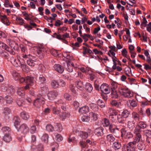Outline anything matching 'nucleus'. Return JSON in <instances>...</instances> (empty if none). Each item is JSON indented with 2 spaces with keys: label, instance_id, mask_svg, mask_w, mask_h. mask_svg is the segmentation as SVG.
I'll return each mask as SVG.
<instances>
[{
  "label": "nucleus",
  "instance_id": "obj_1",
  "mask_svg": "<svg viewBox=\"0 0 151 151\" xmlns=\"http://www.w3.org/2000/svg\"><path fill=\"white\" fill-rule=\"evenodd\" d=\"M133 133L135 135L132 141L129 142L127 145V151H135L136 146L137 143L140 141L142 138L141 131L137 127L135 128Z\"/></svg>",
  "mask_w": 151,
  "mask_h": 151
},
{
  "label": "nucleus",
  "instance_id": "obj_2",
  "mask_svg": "<svg viewBox=\"0 0 151 151\" xmlns=\"http://www.w3.org/2000/svg\"><path fill=\"white\" fill-rule=\"evenodd\" d=\"M120 93L125 98H129L133 96V93L128 88L120 87L119 88Z\"/></svg>",
  "mask_w": 151,
  "mask_h": 151
},
{
  "label": "nucleus",
  "instance_id": "obj_3",
  "mask_svg": "<svg viewBox=\"0 0 151 151\" xmlns=\"http://www.w3.org/2000/svg\"><path fill=\"white\" fill-rule=\"evenodd\" d=\"M122 137H124L126 139H129L133 137L134 135L130 132H127V130L124 128H123L121 129Z\"/></svg>",
  "mask_w": 151,
  "mask_h": 151
},
{
  "label": "nucleus",
  "instance_id": "obj_4",
  "mask_svg": "<svg viewBox=\"0 0 151 151\" xmlns=\"http://www.w3.org/2000/svg\"><path fill=\"white\" fill-rule=\"evenodd\" d=\"M100 89L102 92L106 94H109L110 92V88L106 83L102 84L100 87Z\"/></svg>",
  "mask_w": 151,
  "mask_h": 151
},
{
  "label": "nucleus",
  "instance_id": "obj_5",
  "mask_svg": "<svg viewBox=\"0 0 151 151\" xmlns=\"http://www.w3.org/2000/svg\"><path fill=\"white\" fill-rule=\"evenodd\" d=\"M45 100L42 97L38 98L34 101L33 105L37 108H39L42 104L45 103Z\"/></svg>",
  "mask_w": 151,
  "mask_h": 151
},
{
  "label": "nucleus",
  "instance_id": "obj_6",
  "mask_svg": "<svg viewBox=\"0 0 151 151\" xmlns=\"http://www.w3.org/2000/svg\"><path fill=\"white\" fill-rule=\"evenodd\" d=\"M18 130L24 134H27L29 132V128L26 124H23L20 126Z\"/></svg>",
  "mask_w": 151,
  "mask_h": 151
},
{
  "label": "nucleus",
  "instance_id": "obj_7",
  "mask_svg": "<svg viewBox=\"0 0 151 151\" xmlns=\"http://www.w3.org/2000/svg\"><path fill=\"white\" fill-rule=\"evenodd\" d=\"M20 58L19 59L18 58L17 59H16L15 58L12 57L10 59L11 62L14 66L17 67H20L22 63L20 61Z\"/></svg>",
  "mask_w": 151,
  "mask_h": 151
},
{
  "label": "nucleus",
  "instance_id": "obj_8",
  "mask_svg": "<svg viewBox=\"0 0 151 151\" xmlns=\"http://www.w3.org/2000/svg\"><path fill=\"white\" fill-rule=\"evenodd\" d=\"M66 66L65 68L69 72H72L73 70V68L74 67L73 63L71 61L68 60L66 62Z\"/></svg>",
  "mask_w": 151,
  "mask_h": 151
},
{
  "label": "nucleus",
  "instance_id": "obj_9",
  "mask_svg": "<svg viewBox=\"0 0 151 151\" xmlns=\"http://www.w3.org/2000/svg\"><path fill=\"white\" fill-rule=\"evenodd\" d=\"M105 139L107 142L111 144L115 140L116 138L113 134H109L106 136Z\"/></svg>",
  "mask_w": 151,
  "mask_h": 151
},
{
  "label": "nucleus",
  "instance_id": "obj_10",
  "mask_svg": "<svg viewBox=\"0 0 151 151\" xmlns=\"http://www.w3.org/2000/svg\"><path fill=\"white\" fill-rule=\"evenodd\" d=\"M103 131V128L100 127L94 130V133L98 137L101 136L104 134Z\"/></svg>",
  "mask_w": 151,
  "mask_h": 151
},
{
  "label": "nucleus",
  "instance_id": "obj_11",
  "mask_svg": "<svg viewBox=\"0 0 151 151\" xmlns=\"http://www.w3.org/2000/svg\"><path fill=\"white\" fill-rule=\"evenodd\" d=\"M58 94L56 91H51L48 93L47 96L49 100H52L57 96Z\"/></svg>",
  "mask_w": 151,
  "mask_h": 151
},
{
  "label": "nucleus",
  "instance_id": "obj_12",
  "mask_svg": "<svg viewBox=\"0 0 151 151\" xmlns=\"http://www.w3.org/2000/svg\"><path fill=\"white\" fill-rule=\"evenodd\" d=\"M53 68L55 71L60 73H62L64 70L63 67L59 64H55Z\"/></svg>",
  "mask_w": 151,
  "mask_h": 151
},
{
  "label": "nucleus",
  "instance_id": "obj_13",
  "mask_svg": "<svg viewBox=\"0 0 151 151\" xmlns=\"http://www.w3.org/2000/svg\"><path fill=\"white\" fill-rule=\"evenodd\" d=\"M25 83L30 86L33 85L34 83V78L30 76L25 77Z\"/></svg>",
  "mask_w": 151,
  "mask_h": 151
},
{
  "label": "nucleus",
  "instance_id": "obj_14",
  "mask_svg": "<svg viewBox=\"0 0 151 151\" xmlns=\"http://www.w3.org/2000/svg\"><path fill=\"white\" fill-rule=\"evenodd\" d=\"M37 60V59L35 57H32V58H29V59L27 61V63L29 65L31 66H34L35 64V62Z\"/></svg>",
  "mask_w": 151,
  "mask_h": 151
},
{
  "label": "nucleus",
  "instance_id": "obj_15",
  "mask_svg": "<svg viewBox=\"0 0 151 151\" xmlns=\"http://www.w3.org/2000/svg\"><path fill=\"white\" fill-rule=\"evenodd\" d=\"M110 132L112 133L116 134L119 131V129L116 127L114 124L110 125L109 128Z\"/></svg>",
  "mask_w": 151,
  "mask_h": 151
},
{
  "label": "nucleus",
  "instance_id": "obj_16",
  "mask_svg": "<svg viewBox=\"0 0 151 151\" xmlns=\"http://www.w3.org/2000/svg\"><path fill=\"white\" fill-rule=\"evenodd\" d=\"M36 148L37 151H43V145L42 144H40L36 147L33 145L31 146V148L33 150H34Z\"/></svg>",
  "mask_w": 151,
  "mask_h": 151
},
{
  "label": "nucleus",
  "instance_id": "obj_17",
  "mask_svg": "<svg viewBox=\"0 0 151 151\" xmlns=\"http://www.w3.org/2000/svg\"><path fill=\"white\" fill-rule=\"evenodd\" d=\"M132 117L135 121L138 122L140 120V116L137 112L133 111L132 114Z\"/></svg>",
  "mask_w": 151,
  "mask_h": 151
},
{
  "label": "nucleus",
  "instance_id": "obj_18",
  "mask_svg": "<svg viewBox=\"0 0 151 151\" xmlns=\"http://www.w3.org/2000/svg\"><path fill=\"white\" fill-rule=\"evenodd\" d=\"M89 108L87 106H83L79 109V112L81 114L86 113L89 111Z\"/></svg>",
  "mask_w": 151,
  "mask_h": 151
},
{
  "label": "nucleus",
  "instance_id": "obj_19",
  "mask_svg": "<svg viewBox=\"0 0 151 151\" xmlns=\"http://www.w3.org/2000/svg\"><path fill=\"white\" fill-rule=\"evenodd\" d=\"M70 116V114L69 113H66L65 112H62L60 114L59 119L61 120H63Z\"/></svg>",
  "mask_w": 151,
  "mask_h": 151
},
{
  "label": "nucleus",
  "instance_id": "obj_20",
  "mask_svg": "<svg viewBox=\"0 0 151 151\" xmlns=\"http://www.w3.org/2000/svg\"><path fill=\"white\" fill-rule=\"evenodd\" d=\"M55 131L60 132L63 130L62 124L59 123H57L55 126Z\"/></svg>",
  "mask_w": 151,
  "mask_h": 151
},
{
  "label": "nucleus",
  "instance_id": "obj_21",
  "mask_svg": "<svg viewBox=\"0 0 151 151\" xmlns=\"http://www.w3.org/2000/svg\"><path fill=\"white\" fill-rule=\"evenodd\" d=\"M135 122L134 120L129 121L127 124V127L131 130H133L135 127Z\"/></svg>",
  "mask_w": 151,
  "mask_h": 151
},
{
  "label": "nucleus",
  "instance_id": "obj_22",
  "mask_svg": "<svg viewBox=\"0 0 151 151\" xmlns=\"http://www.w3.org/2000/svg\"><path fill=\"white\" fill-rule=\"evenodd\" d=\"M20 116L23 119L25 120H28L29 117L28 113L25 111H23L21 112Z\"/></svg>",
  "mask_w": 151,
  "mask_h": 151
},
{
  "label": "nucleus",
  "instance_id": "obj_23",
  "mask_svg": "<svg viewBox=\"0 0 151 151\" xmlns=\"http://www.w3.org/2000/svg\"><path fill=\"white\" fill-rule=\"evenodd\" d=\"M76 84L77 88L79 90L82 91L84 89V87L83 83L81 81H76Z\"/></svg>",
  "mask_w": 151,
  "mask_h": 151
},
{
  "label": "nucleus",
  "instance_id": "obj_24",
  "mask_svg": "<svg viewBox=\"0 0 151 151\" xmlns=\"http://www.w3.org/2000/svg\"><path fill=\"white\" fill-rule=\"evenodd\" d=\"M137 143V148L139 150H142L145 149V146L143 142L142 141H139Z\"/></svg>",
  "mask_w": 151,
  "mask_h": 151
},
{
  "label": "nucleus",
  "instance_id": "obj_25",
  "mask_svg": "<svg viewBox=\"0 0 151 151\" xmlns=\"http://www.w3.org/2000/svg\"><path fill=\"white\" fill-rule=\"evenodd\" d=\"M108 112L109 114V116L117 115V111L115 109L112 108H109Z\"/></svg>",
  "mask_w": 151,
  "mask_h": 151
},
{
  "label": "nucleus",
  "instance_id": "obj_26",
  "mask_svg": "<svg viewBox=\"0 0 151 151\" xmlns=\"http://www.w3.org/2000/svg\"><path fill=\"white\" fill-rule=\"evenodd\" d=\"M98 114L94 113L91 112L89 113L90 118L93 121H96L98 119Z\"/></svg>",
  "mask_w": 151,
  "mask_h": 151
},
{
  "label": "nucleus",
  "instance_id": "obj_27",
  "mask_svg": "<svg viewBox=\"0 0 151 151\" xmlns=\"http://www.w3.org/2000/svg\"><path fill=\"white\" fill-rule=\"evenodd\" d=\"M80 144L82 147L81 151H88V149L87 147L86 143L85 142L81 141Z\"/></svg>",
  "mask_w": 151,
  "mask_h": 151
},
{
  "label": "nucleus",
  "instance_id": "obj_28",
  "mask_svg": "<svg viewBox=\"0 0 151 151\" xmlns=\"http://www.w3.org/2000/svg\"><path fill=\"white\" fill-rule=\"evenodd\" d=\"M112 147L115 150H118L121 148V144L120 142L116 141L113 144Z\"/></svg>",
  "mask_w": 151,
  "mask_h": 151
},
{
  "label": "nucleus",
  "instance_id": "obj_29",
  "mask_svg": "<svg viewBox=\"0 0 151 151\" xmlns=\"http://www.w3.org/2000/svg\"><path fill=\"white\" fill-rule=\"evenodd\" d=\"M79 136L83 139H85L88 136V133L86 132L81 131L78 133Z\"/></svg>",
  "mask_w": 151,
  "mask_h": 151
},
{
  "label": "nucleus",
  "instance_id": "obj_30",
  "mask_svg": "<svg viewBox=\"0 0 151 151\" xmlns=\"http://www.w3.org/2000/svg\"><path fill=\"white\" fill-rule=\"evenodd\" d=\"M90 107L94 111H98L99 110V108L98 105L94 103L90 104Z\"/></svg>",
  "mask_w": 151,
  "mask_h": 151
},
{
  "label": "nucleus",
  "instance_id": "obj_31",
  "mask_svg": "<svg viewBox=\"0 0 151 151\" xmlns=\"http://www.w3.org/2000/svg\"><path fill=\"white\" fill-rule=\"evenodd\" d=\"M3 139L6 142H9L12 140V138L9 134L6 133L3 137Z\"/></svg>",
  "mask_w": 151,
  "mask_h": 151
},
{
  "label": "nucleus",
  "instance_id": "obj_32",
  "mask_svg": "<svg viewBox=\"0 0 151 151\" xmlns=\"http://www.w3.org/2000/svg\"><path fill=\"white\" fill-rule=\"evenodd\" d=\"M18 95L20 96H23L25 95V91L24 88L23 87H20L18 88L17 90Z\"/></svg>",
  "mask_w": 151,
  "mask_h": 151
},
{
  "label": "nucleus",
  "instance_id": "obj_33",
  "mask_svg": "<svg viewBox=\"0 0 151 151\" xmlns=\"http://www.w3.org/2000/svg\"><path fill=\"white\" fill-rule=\"evenodd\" d=\"M125 73L128 76H132L131 69L130 67H126L124 69Z\"/></svg>",
  "mask_w": 151,
  "mask_h": 151
},
{
  "label": "nucleus",
  "instance_id": "obj_34",
  "mask_svg": "<svg viewBox=\"0 0 151 151\" xmlns=\"http://www.w3.org/2000/svg\"><path fill=\"white\" fill-rule=\"evenodd\" d=\"M85 88L89 93H91L93 90V87L89 83H86Z\"/></svg>",
  "mask_w": 151,
  "mask_h": 151
},
{
  "label": "nucleus",
  "instance_id": "obj_35",
  "mask_svg": "<svg viewBox=\"0 0 151 151\" xmlns=\"http://www.w3.org/2000/svg\"><path fill=\"white\" fill-rule=\"evenodd\" d=\"M137 126L140 129H145L147 127V124L145 122L140 121L138 123Z\"/></svg>",
  "mask_w": 151,
  "mask_h": 151
},
{
  "label": "nucleus",
  "instance_id": "obj_36",
  "mask_svg": "<svg viewBox=\"0 0 151 151\" xmlns=\"http://www.w3.org/2000/svg\"><path fill=\"white\" fill-rule=\"evenodd\" d=\"M83 53L84 55H86L87 53L90 54H93V52L90 49H88L85 47H83Z\"/></svg>",
  "mask_w": 151,
  "mask_h": 151
},
{
  "label": "nucleus",
  "instance_id": "obj_37",
  "mask_svg": "<svg viewBox=\"0 0 151 151\" xmlns=\"http://www.w3.org/2000/svg\"><path fill=\"white\" fill-rule=\"evenodd\" d=\"M63 56L65 58L67 59L66 62L69 60L71 61L72 60L73 58L72 57L70 56L69 53L67 52H64L63 54Z\"/></svg>",
  "mask_w": 151,
  "mask_h": 151
},
{
  "label": "nucleus",
  "instance_id": "obj_38",
  "mask_svg": "<svg viewBox=\"0 0 151 151\" xmlns=\"http://www.w3.org/2000/svg\"><path fill=\"white\" fill-rule=\"evenodd\" d=\"M51 84L52 87L54 88H58L59 86V83L55 80H52L51 82Z\"/></svg>",
  "mask_w": 151,
  "mask_h": 151
},
{
  "label": "nucleus",
  "instance_id": "obj_39",
  "mask_svg": "<svg viewBox=\"0 0 151 151\" xmlns=\"http://www.w3.org/2000/svg\"><path fill=\"white\" fill-rule=\"evenodd\" d=\"M49 136L47 134H44L41 137L42 141L45 143H47L48 141Z\"/></svg>",
  "mask_w": 151,
  "mask_h": 151
},
{
  "label": "nucleus",
  "instance_id": "obj_40",
  "mask_svg": "<svg viewBox=\"0 0 151 151\" xmlns=\"http://www.w3.org/2000/svg\"><path fill=\"white\" fill-rule=\"evenodd\" d=\"M38 82L40 84H45L46 83V79L45 77L41 76L39 78Z\"/></svg>",
  "mask_w": 151,
  "mask_h": 151
},
{
  "label": "nucleus",
  "instance_id": "obj_41",
  "mask_svg": "<svg viewBox=\"0 0 151 151\" xmlns=\"http://www.w3.org/2000/svg\"><path fill=\"white\" fill-rule=\"evenodd\" d=\"M128 103H129L130 106L132 107L136 106L137 104V101L134 99L129 100L128 101Z\"/></svg>",
  "mask_w": 151,
  "mask_h": 151
},
{
  "label": "nucleus",
  "instance_id": "obj_42",
  "mask_svg": "<svg viewBox=\"0 0 151 151\" xmlns=\"http://www.w3.org/2000/svg\"><path fill=\"white\" fill-rule=\"evenodd\" d=\"M46 129L47 131L49 132H52L55 130L54 127L50 124L47 125Z\"/></svg>",
  "mask_w": 151,
  "mask_h": 151
},
{
  "label": "nucleus",
  "instance_id": "obj_43",
  "mask_svg": "<svg viewBox=\"0 0 151 151\" xmlns=\"http://www.w3.org/2000/svg\"><path fill=\"white\" fill-rule=\"evenodd\" d=\"M102 123L103 126L104 127H107L110 124L109 120L106 118H104L102 120Z\"/></svg>",
  "mask_w": 151,
  "mask_h": 151
},
{
  "label": "nucleus",
  "instance_id": "obj_44",
  "mask_svg": "<svg viewBox=\"0 0 151 151\" xmlns=\"http://www.w3.org/2000/svg\"><path fill=\"white\" fill-rule=\"evenodd\" d=\"M110 104L112 106H116L117 107H119L121 105V104L119 102H118L116 100H113L110 102Z\"/></svg>",
  "mask_w": 151,
  "mask_h": 151
},
{
  "label": "nucleus",
  "instance_id": "obj_45",
  "mask_svg": "<svg viewBox=\"0 0 151 151\" xmlns=\"http://www.w3.org/2000/svg\"><path fill=\"white\" fill-rule=\"evenodd\" d=\"M130 112L127 110H125L122 112L121 116L125 118H127L128 117Z\"/></svg>",
  "mask_w": 151,
  "mask_h": 151
},
{
  "label": "nucleus",
  "instance_id": "obj_46",
  "mask_svg": "<svg viewBox=\"0 0 151 151\" xmlns=\"http://www.w3.org/2000/svg\"><path fill=\"white\" fill-rule=\"evenodd\" d=\"M12 76L14 78L15 80H18L20 77L19 74L16 71H13L12 72Z\"/></svg>",
  "mask_w": 151,
  "mask_h": 151
},
{
  "label": "nucleus",
  "instance_id": "obj_47",
  "mask_svg": "<svg viewBox=\"0 0 151 151\" xmlns=\"http://www.w3.org/2000/svg\"><path fill=\"white\" fill-rule=\"evenodd\" d=\"M118 96V95L115 90H112L111 94V97L112 98L115 99L117 98Z\"/></svg>",
  "mask_w": 151,
  "mask_h": 151
},
{
  "label": "nucleus",
  "instance_id": "obj_48",
  "mask_svg": "<svg viewBox=\"0 0 151 151\" xmlns=\"http://www.w3.org/2000/svg\"><path fill=\"white\" fill-rule=\"evenodd\" d=\"M53 113L55 115H57L60 113V110L58 109L56 107H53L52 108Z\"/></svg>",
  "mask_w": 151,
  "mask_h": 151
},
{
  "label": "nucleus",
  "instance_id": "obj_49",
  "mask_svg": "<svg viewBox=\"0 0 151 151\" xmlns=\"http://www.w3.org/2000/svg\"><path fill=\"white\" fill-rule=\"evenodd\" d=\"M89 116L87 115H83L81 118V120L83 122H88L90 120Z\"/></svg>",
  "mask_w": 151,
  "mask_h": 151
},
{
  "label": "nucleus",
  "instance_id": "obj_50",
  "mask_svg": "<svg viewBox=\"0 0 151 151\" xmlns=\"http://www.w3.org/2000/svg\"><path fill=\"white\" fill-rule=\"evenodd\" d=\"M5 99L6 101V103L8 104H11L13 102V99L10 96H5Z\"/></svg>",
  "mask_w": 151,
  "mask_h": 151
},
{
  "label": "nucleus",
  "instance_id": "obj_51",
  "mask_svg": "<svg viewBox=\"0 0 151 151\" xmlns=\"http://www.w3.org/2000/svg\"><path fill=\"white\" fill-rule=\"evenodd\" d=\"M3 113L5 115H8L11 113V110L8 107H6L4 109Z\"/></svg>",
  "mask_w": 151,
  "mask_h": 151
},
{
  "label": "nucleus",
  "instance_id": "obj_52",
  "mask_svg": "<svg viewBox=\"0 0 151 151\" xmlns=\"http://www.w3.org/2000/svg\"><path fill=\"white\" fill-rule=\"evenodd\" d=\"M112 59V60L113 62L114 65L113 66V69H115L116 66V65H117V63L116 62L117 61V58H116L114 56H111Z\"/></svg>",
  "mask_w": 151,
  "mask_h": 151
},
{
  "label": "nucleus",
  "instance_id": "obj_53",
  "mask_svg": "<svg viewBox=\"0 0 151 151\" xmlns=\"http://www.w3.org/2000/svg\"><path fill=\"white\" fill-rule=\"evenodd\" d=\"M97 103L101 108H104L105 106V104L103 101L99 99L97 101Z\"/></svg>",
  "mask_w": 151,
  "mask_h": 151
},
{
  "label": "nucleus",
  "instance_id": "obj_54",
  "mask_svg": "<svg viewBox=\"0 0 151 151\" xmlns=\"http://www.w3.org/2000/svg\"><path fill=\"white\" fill-rule=\"evenodd\" d=\"M16 20L17 21H19V22H18V23L20 25H22L24 23V20L20 17H17L16 18Z\"/></svg>",
  "mask_w": 151,
  "mask_h": 151
},
{
  "label": "nucleus",
  "instance_id": "obj_55",
  "mask_svg": "<svg viewBox=\"0 0 151 151\" xmlns=\"http://www.w3.org/2000/svg\"><path fill=\"white\" fill-rule=\"evenodd\" d=\"M117 115L109 116V119L113 122H117Z\"/></svg>",
  "mask_w": 151,
  "mask_h": 151
},
{
  "label": "nucleus",
  "instance_id": "obj_56",
  "mask_svg": "<svg viewBox=\"0 0 151 151\" xmlns=\"http://www.w3.org/2000/svg\"><path fill=\"white\" fill-rule=\"evenodd\" d=\"M7 48H5V49L7 51H8L11 54L14 55L15 54V52L13 50L14 48H12V47H8L7 46Z\"/></svg>",
  "mask_w": 151,
  "mask_h": 151
},
{
  "label": "nucleus",
  "instance_id": "obj_57",
  "mask_svg": "<svg viewBox=\"0 0 151 151\" xmlns=\"http://www.w3.org/2000/svg\"><path fill=\"white\" fill-rule=\"evenodd\" d=\"M6 41L9 43L10 47L14 49V42L13 41H11L10 39H8L6 40Z\"/></svg>",
  "mask_w": 151,
  "mask_h": 151
},
{
  "label": "nucleus",
  "instance_id": "obj_58",
  "mask_svg": "<svg viewBox=\"0 0 151 151\" xmlns=\"http://www.w3.org/2000/svg\"><path fill=\"white\" fill-rule=\"evenodd\" d=\"M55 139L58 142H60L63 139V137L62 136L59 134H58L55 136Z\"/></svg>",
  "mask_w": 151,
  "mask_h": 151
},
{
  "label": "nucleus",
  "instance_id": "obj_59",
  "mask_svg": "<svg viewBox=\"0 0 151 151\" xmlns=\"http://www.w3.org/2000/svg\"><path fill=\"white\" fill-rule=\"evenodd\" d=\"M50 53L54 56L56 57L59 55L58 51L55 49H52L50 50Z\"/></svg>",
  "mask_w": 151,
  "mask_h": 151
},
{
  "label": "nucleus",
  "instance_id": "obj_60",
  "mask_svg": "<svg viewBox=\"0 0 151 151\" xmlns=\"http://www.w3.org/2000/svg\"><path fill=\"white\" fill-rule=\"evenodd\" d=\"M14 125L16 128H17L19 124V119L17 117L14 118Z\"/></svg>",
  "mask_w": 151,
  "mask_h": 151
},
{
  "label": "nucleus",
  "instance_id": "obj_61",
  "mask_svg": "<svg viewBox=\"0 0 151 151\" xmlns=\"http://www.w3.org/2000/svg\"><path fill=\"white\" fill-rule=\"evenodd\" d=\"M63 96L65 99L68 100H70L72 99L71 96L68 93L64 94Z\"/></svg>",
  "mask_w": 151,
  "mask_h": 151
},
{
  "label": "nucleus",
  "instance_id": "obj_62",
  "mask_svg": "<svg viewBox=\"0 0 151 151\" xmlns=\"http://www.w3.org/2000/svg\"><path fill=\"white\" fill-rule=\"evenodd\" d=\"M2 130L3 132L6 133L9 132L11 130V129L9 127L5 126L2 128Z\"/></svg>",
  "mask_w": 151,
  "mask_h": 151
},
{
  "label": "nucleus",
  "instance_id": "obj_63",
  "mask_svg": "<svg viewBox=\"0 0 151 151\" xmlns=\"http://www.w3.org/2000/svg\"><path fill=\"white\" fill-rule=\"evenodd\" d=\"M123 117L121 115H118L117 116V121H118L119 123H123Z\"/></svg>",
  "mask_w": 151,
  "mask_h": 151
},
{
  "label": "nucleus",
  "instance_id": "obj_64",
  "mask_svg": "<svg viewBox=\"0 0 151 151\" xmlns=\"http://www.w3.org/2000/svg\"><path fill=\"white\" fill-rule=\"evenodd\" d=\"M69 88L71 91L73 93L76 94L77 93V91L75 89V87L72 84L70 86Z\"/></svg>",
  "mask_w": 151,
  "mask_h": 151
}]
</instances>
